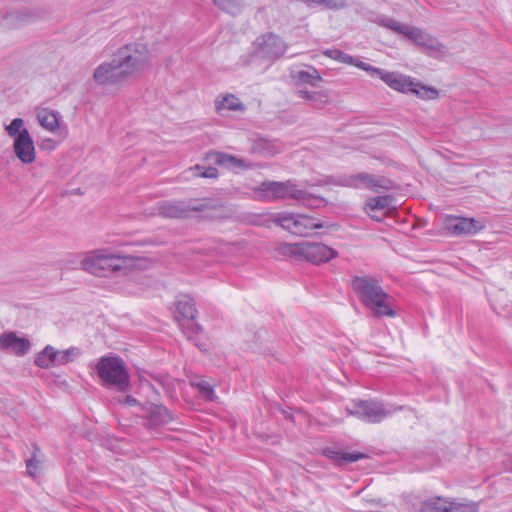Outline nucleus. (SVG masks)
Wrapping results in <instances>:
<instances>
[{
  "instance_id": "23",
  "label": "nucleus",
  "mask_w": 512,
  "mask_h": 512,
  "mask_svg": "<svg viewBox=\"0 0 512 512\" xmlns=\"http://www.w3.org/2000/svg\"><path fill=\"white\" fill-rule=\"evenodd\" d=\"M324 55L340 63L355 66L365 72L368 71L370 64L365 63L339 49H327L324 51Z\"/></svg>"
},
{
  "instance_id": "29",
  "label": "nucleus",
  "mask_w": 512,
  "mask_h": 512,
  "mask_svg": "<svg viewBox=\"0 0 512 512\" xmlns=\"http://www.w3.org/2000/svg\"><path fill=\"white\" fill-rule=\"evenodd\" d=\"M416 512H447V498L435 496L421 502Z\"/></svg>"
},
{
  "instance_id": "13",
  "label": "nucleus",
  "mask_w": 512,
  "mask_h": 512,
  "mask_svg": "<svg viewBox=\"0 0 512 512\" xmlns=\"http://www.w3.org/2000/svg\"><path fill=\"white\" fill-rule=\"evenodd\" d=\"M206 204L199 200H164L157 204L159 215L165 218H187L190 212H200L206 209Z\"/></svg>"
},
{
  "instance_id": "16",
  "label": "nucleus",
  "mask_w": 512,
  "mask_h": 512,
  "mask_svg": "<svg viewBox=\"0 0 512 512\" xmlns=\"http://www.w3.org/2000/svg\"><path fill=\"white\" fill-rule=\"evenodd\" d=\"M338 252L317 242H303V260L319 265L337 257Z\"/></svg>"
},
{
  "instance_id": "24",
  "label": "nucleus",
  "mask_w": 512,
  "mask_h": 512,
  "mask_svg": "<svg viewBox=\"0 0 512 512\" xmlns=\"http://www.w3.org/2000/svg\"><path fill=\"white\" fill-rule=\"evenodd\" d=\"M215 110L222 114L223 111H245V105L234 94H225L215 100Z\"/></svg>"
},
{
  "instance_id": "3",
  "label": "nucleus",
  "mask_w": 512,
  "mask_h": 512,
  "mask_svg": "<svg viewBox=\"0 0 512 512\" xmlns=\"http://www.w3.org/2000/svg\"><path fill=\"white\" fill-rule=\"evenodd\" d=\"M255 197L261 201H277L284 199H294L302 201L305 205L317 208L324 206L326 201L324 198L314 196L300 186L293 180L287 181H263L253 189Z\"/></svg>"
},
{
  "instance_id": "30",
  "label": "nucleus",
  "mask_w": 512,
  "mask_h": 512,
  "mask_svg": "<svg viewBox=\"0 0 512 512\" xmlns=\"http://www.w3.org/2000/svg\"><path fill=\"white\" fill-rule=\"evenodd\" d=\"M213 156H214V162L217 165L224 166L227 168H233V167H237V168H241V169L249 168V165H247L244 162V160H242L236 156H233V155H230L227 153H222V152H216L213 154Z\"/></svg>"
},
{
  "instance_id": "4",
  "label": "nucleus",
  "mask_w": 512,
  "mask_h": 512,
  "mask_svg": "<svg viewBox=\"0 0 512 512\" xmlns=\"http://www.w3.org/2000/svg\"><path fill=\"white\" fill-rule=\"evenodd\" d=\"M133 260L129 256L111 253L108 249H95L83 255L80 267L97 277L127 275L132 268Z\"/></svg>"
},
{
  "instance_id": "10",
  "label": "nucleus",
  "mask_w": 512,
  "mask_h": 512,
  "mask_svg": "<svg viewBox=\"0 0 512 512\" xmlns=\"http://www.w3.org/2000/svg\"><path fill=\"white\" fill-rule=\"evenodd\" d=\"M196 318L197 310L193 298L189 295H179L175 301L174 319L188 338L200 330Z\"/></svg>"
},
{
  "instance_id": "38",
  "label": "nucleus",
  "mask_w": 512,
  "mask_h": 512,
  "mask_svg": "<svg viewBox=\"0 0 512 512\" xmlns=\"http://www.w3.org/2000/svg\"><path fill=\"white\" fill-rule=\"evenodd\" d=\"M43 353H53V352H59L58 350H56L53 346L51 345H46L43 350L41 351Z\"/></svg>"
},
{
  "instance_id": "18",
  "label": "nucleus",
  "mask_w": 512,
  "mask_h": 512,
  "mask_svg": "<svg viewBox=\"0 0 512 512\" xmlns=\"http://www.w3.org/2000/svg\"><path fill=\"white\" fill-rule=\"evenodd\" d=\"M0 349L12 352H27L31 349L30 340L17 332L8 331L0 335Z\"/></svg>"
},
{
  "instance_id": "7",
  "label": "nucleus",
  "mask_w": 512,
  "mask_h": 512,
  "mask_svg": "<svg viewBox=\"0 0 512 512\" xmlns=\"http://www.w3.org/2000/svg\"><path fill=\"white\" fill-rule=\"evenodd\" d=\"M274 222L284 230L299 237L310 236L314 230L324 227L323 222L319 218L294 212L278 213L274 218Z\"/></svg>"
},
{
  "instance_id": "19",
  "label": "nucleus",
  "mask_w": 512,
  "mask_h": 512,
  "mask_svg": "<svg viewBox=\"0 0 512 512\" xmlns=\"http://www.w3.org/2000/svg\"><path fill=\"white\" fill-rule=\"evenodd\" d=\"M321 454L332 460L337 466H343L358 460L368 458V455L362 452H344L336 446L325 447Z\"/></svg>"
},
{
  "instance_id": "12",
  "label": "nucleus",
  "mask_w": 512,
  "mask_h": 512,
  "mask_svg": "<svg viewBox=\"0 0 512 512\" xmlns=\"http://www.w3.org/2000/svg\"><path fill=\"white\" fill-rule=\"evenodd\" d=\"M395 410L382 402L373 400H355L352 402V407L349 408L351 414L370 423L381 422L392 415Z\"/></svg>"
},
{
  "instance_id": "15",
  "label": "nucleus",
  "mask_w": 512,
  "mask_h": 512,
  "mask_svg": "<svg viewBox=\"0 0 512 512\" xmlns=\"http://www.w3.org/2000/svg\"><path fill=\"white\" fill-rule=\"evenodd\" d=\"M367 73L372 78H380L389 88L404 94H409L413 78L400 72L387 71L370 65Z\"/></svg>"
},
{
  "instance_id": "1",
  "label": "nucleus",
  "mask_w": 512,
  "mask_h": 512,
  "mask_svg": "<svg viewBox=\"0 0 512 512\" xmlns=\"http://www.w3.org/2000/svg\"><path fill=\"white\" fill-rule=\"evenodd\" d=\"M150 51L143 43L121 46L109 61L100 63L93 71L92 80L101 87H119L140 75L150 64Z\"/></svg>"
},
{
  "instance_id": "11",
  "label": "nucleus",
  "mask_w": 512,
  "mask_h": 512,
  "mask_svg": "<svg viewBox=\"0 0 512 512\" xmlns=\"http://www.w3.org/2000/svg\"><path fill=\"white\" fill-rule=\"evenodd\" d=\"M287 44L274 33L258 36L252 44V54L255 58L265 61H275L286 51Z\"/></svg>"
},
{
  "instance_id": "25",
  "label": "nucleus",
  "mask_w": 512,
  "mask_h": 512,
  "mask_svg": "<svg viewBox=\"0 0 512 512\" xmlns=\"http://www.w3.org/2000/svg\"><path fill=\"white\" fill-rule=\"evenodd\" d=\"M277 256L303 261V242L299 243H278L275 247Z\"/></svg>"
},
{
  "instance_id": "39",
  "label": "nucleus",
  "mask_w": 512,
  "mask_h": 512,
  "mask_svg": "<svg viewBox=\"0 0 512 512\" xmlns=\"http://www.w3.org/2000/svg\"><path fill=\"white\" fill-rule=\"evenodd\" d=\"M63 352H67V353L74 352V348L66 349V350H64Z\"/></svg>"
},
{
  "instance_id": "9",
  "label": "nucleus",
  "mask_w": 512,
  "mask_h": 512,
  "mask_svg": "<svg viewBox=\"0 0 512 512\" xmlns=\"http://www.w3.org/2000/svg\"><path fill=\"white\" fill-rule=\"evenodd\" d=\"M329 183L354 189H367L376 193L390 190L393 187L392 181L388 178L384 176L372 175L365 172L352 175H344L337 179L329 180Z\"/></svg>"
},
{
  "instance_id": "36",
  "label": "nucleus",
  "mask_w": 512,
  "mask_h": 512,
  "mask_svg": "<svg viewBox=\"0 0 512 512\" xmlns=\"http://www.w3.org/2000/svg\"><path fill=\"white\" fill-rule=\"evenodd\" d=\"M36 452H39L38 448H35L33 456L26 460L27 471L30 476H35L38 468L39 460L36 459Z\"/></svg>"
},
{
  "instance_id": "8",
  "label": "nucleus",
  "mask_w": 512,
  "mask_h": 512,
  "mask_svg": "<svg viewBox=\"0 0 512 512\" xmlns=\"http://www.w3.org/2000/svg\"><path fill=\"white\" fill-rule=\"evenodd\" d=\"M378 24L397 34L404 36L417 45L432 49L440 50L439 42L428 32L414 26L399 22L390 17L380 18Z\"/></svg>"
},
{
  "instance_id": "37",
  "label": "nucleus",
  "mask_w": 512,
  "mask_h": 512,
  "mask_svg": "<svg viewBox=\"0 0 512 512\" xmlns=\"http://www.w3.org/2000/svg\"><path fill=\"white\" fill-rule=\"evenodd\" d=\"M124 403L129 406H132L137 403V400L133 396L127 395L124 397Z\"/></svg>"
},
{
  "instance_id": "35",
  "label": "nucleus",
  "mask_w": 512,
  "mask_h": 512,
  "mask_svg": "<svg viewBox=\"0 0 512 512\" xmlns=\"http://www.w3.org/2000/svg\"><path fill=\"white\" fill-rule=\"evenodd\" d=\"M213 2L220 9L230 14H236L242 5V0H213Z\"/></svg>"
},
{
  "instance_id": "5",
  "label": "nucleus",
  "mask_w": 512,
  "mask_h": 512,
  "mask_svg": "<svg viewBox=\"0 0 512 512\" xmlns=\"http://www.w3.org/2000/svg\"><path fill=\"white\" fill-rule=\"evenodd\" d=\"M6 134L13 139V152L24 165L32 164L36 159V149L32 136L25 127L22 118H14L4 126Z\"/></svg>"
},
{
  "instance_id": "22",
  "label": "nucleus",
  "mask_w": 512,
  "mask_h": 512,
  "mask_svg": "<svg viewBox=\"0 0 512 512\" xmlns=\"http://www.w3.org/2000/svg\"><path fill=\"white\" fill-rule=\"evenodd\" d=\"M35 19V13L30 10H18L5 16L3 25L8 29H17L34 22Z\"/></svg>"
},
{
  "instance_id": "20",
  "label": "nucleus",
  "mask_w": 512,
  "mask_h": 512,
  "mask_svg": "<svg viewBox=\"0 0 512 512\" xmlns=\"http://www.w3.org/2000/svg\"><path fill=\"white\" fill-rule=\"evenodd\" d=\"M36 119L39 125L49 132H55L59 128L61 115L58 111L47 107H37L35 109Z\"/></svg>"
},
{
  "instance_id": "27",
  "label": "nucleus",
  "mask_w": 512,
  "mask_h": 512,
  "mask_svg": "<svg viewBox=\"0 0 512 512\" xmlns=\"http://www.w3.org/2000/svg\"><path fill=\"white\" fill-rule=\"evenodd\" d=\"M291 76L293 80L298 84L317 86V84L321 81L319 72L313 67H310L306 70H293L291 72Z\"/></svg>"
},
{
  "instance_id": "31",
  "label": "nucleus",
  "mask_w": 512,
  "mask_h": 512,
  "mask_svg": "<svg viewBox=\"0 0 512 512\" xmlns=\"http://www.w3.org/2000/svg\"><path fill=\"white\" fill-rule=\"evenodd\" d=\"M479 503L474 501H461L447 498V512H478Z\"/></svg>"
},
{
  "instance_id": "40",
  "label": "nucleus",
  "mask_w": 512,
  "mask_h": 512,
  "mask_svg": "<svg viewBox=\"0 0 512 512\" xmlns=\"http://www.w3.org/2000/svg\"><path fill=\"white\" fill-rule=\"evenodd\" d=\"M511 512H512V510H511Z\"/></svg>"
},
{
  "instance_id": "2",
  "label": "nucleus",
  "mask_w": 512,
  "mask_h": 512,
  "mask_svg": "<svg viewBox=\"0 0 512 512\" xmlns=\"http://www.w3.org/2000/svg\"><path fill=\"white\" fill-rule=\"evenodd\" d=\"M351 287L359 301L375 317L394 318L397 316L394 298L384 291L377 278L368 275L355 276L351 280Z\"/></svg>"
},
{
  "instance_id": "28",
  "label": "nucleus",
  "mask_w": 512,
  "mask_h": 512,
  "mask_svg": "<svg viewBox=\"0 0 512 512\" xmlns=\"http://www.w3.org/2000/svg\"><path fill=\"white\" fill-rule=\"evenodd\" d=\"M73 354H37L34 362L41 368H49L57 365L58 362L68 363L73 361Z\"/></svg>"
},
{
  "instance_id": "6",
  "label": "nucleus",
  "mask_w": 512,
  "mask_h": 512,
  "mask_svg": "<svg viewBox=\"0 0 512 512\" xmlns=\"http://www.w3.org/2000/svg\"><path fill=\"white\" fill-rule=\"evenodd\" d=\"M97 374L107 387H113L120 392L130 388V376L125 362L115 356L100 358L96 366Z\"/></svg>"
},
{
  "instance_id": "21",
  "label": "nucleus",
  "mask_w": 512,
  "mask_h": 512,
  "mask_svg": "<svg viewBox=\"0 0 512 512\" xmlns=\"http://www.w3.org/2000/svg\"><path fill=\"white\" fill-rule=\"evenodd\" d=\"M393 202L394 197L391 195L370 197L365 202L364 210L370 216L371 219L376 221H382V218L377 216L375 212L378 210L395 208V206H393Z\"/></svg>"
},
{
  "instance_id": "33",
  "label": "nucleus",
  "mask_w": 512,
  "mask_h": 512,
  "mask_svg": "<svg viewBox=\"0 0 512 512\" xmlns=\"http://www.w3.org/2000/svg\"><path fill=\"white\" fill-rule=\"evenodd\" d=\"M191 385L198 390L202 398L208 401H214L217 398L213 387L207 381L200 380L197 382H192Z\"/></svg>"
},
{
  "instance_id": "34",
  "label": "nucleus",
  "mask_w": 512,
  "mask_h": 512,
  "mask_svg": "<svg viewBox=\"0 0 512 512\" xmlns=\"http://www.w3.org/2000/svg\"><path fill=\"white\" fill-rule=\"evenodd\" d=\"M188 172H191L196 177H202V178H217L218 177V170L212 166L204 167V166L197 164L193 167H190L188 169Z\"/></svg>"
},
{
  "instance_id": "32",
  "label": "nucleus",
  "mask_w": 512,
  "mask_h": 512,
  "mask_svg": "<svg viewBox=\"0 0 512 512\" xmlns=\"http://www.w3.org/2000/svg\"><path fill=\"white\" fill-rule=\"evenodd\" d=\"M297 95L309 101L316 108H322L328 102V95L322 91H307L299 89Z\"/></svg>"
},
{
  "instance_id": "26",
  "label": "nucleus",
  "mask_w": 512,
  "mask_h": 512,
  "mask_svg": "<svg viewBox=\"0 0 512 512\" xmlns=\"http://www.w3.org/2000/svg\"><path fill=\"white\" fill-rule=\"evenodd\" d=\"M409 94H414L423 100H435L439 96V91L436 88L425 85L419 80L413 78Z\"/></svg>"
},
{
  "instance_id": "17",
  "label": "nucleus",
  "mask_w": 512,
  "mask_h": 512,
  "mask_svg": "<svg viewBox=\"0 0 512 512\" xmlns=\"http://www.w3.org/2000/svg\"><path fill=\"white\" fill-rule=\"evenodd\" d=\"M146 427L157 429L173 420L172 413L163 405L150 404L145 408Z\"/></svg>"
},
{
  "instance_id": "14",
  "label": "nucleus",
  "mask_w": 512,
  "mask_h": 512,
  "mask_svg": "<svg viewBox=\"0 0 512 512\" xmlns=\"http://www.w3.org/2000/svg\"><path fill=\"white\" fill-rule=\"evenodd\" d=\"M485 222L469 217L446 216L444 219V230L451 236H471L485 228Z\"/></svg>"
}]
</instances>
